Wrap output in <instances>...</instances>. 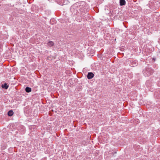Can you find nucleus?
I'll list each match as a JSON object with an SVG mask.
<instances>
[{
    "label": "nucleus",
    "mask_w": 160,
    "mask_h": 160,
    "mask_svg": "<svg viewBox=\"0 0 160 160\" xmlns=\"http://www.w3.org/2000/svg\"><path fill=\"white\" fill-rule=\"evenodd\" d=\"M153 72V70L151 68H146L144 71L143 74L145 77H148L152 74Z\"/></svg>",
    "instance_id": "f257e3e1"
},
{
    "label": "nucleus",
    "mask_w": 160,
    "mask_h": 160,
    "mask_svg": "<svg viewBox=\"0 0 160 160\" xmlns=\"http://www.w3.org/2000/svg\"><path fill=\"white\" fill-rule=\"evenodd\" d=\"M130 64L132 67H135L137 65L138 62L135 60H133L131 61Z\"/></svg>",
    "instance_id": "f03ea898"
},
{
    "label": "nucleus",
    "mask_w": 160,
    "mask_h": 160,
    "mask_svg": "<svg viewBox=\"0 0 160 160\" xmlns=\"http://www.w3.org/2000/svg\"><path fill=\"white\" fill-rule=\"evenodd\" d=\"M94 76V74L92 72H89L88 73L87 76V78L88 79H90L93 78Z\"/></svg>",
    "instance_id": "7ed1b4c3"
},
{
    "label": "nucleus",
    "mask_w": 160,
    "mask_h": 160,
    "mask_svg": "<svg viewBox=\"0 0 160 160\" xmlns=\"http://www.w3.org/2000/svg\"><path fill=\"white\" fill-rule=\"evenodd\" d=\"M8 85L7 83H5L4 84H2V87L3 88H5V89H7L8 88Z\"/></svg>",
    "instance_id": "20e7f679"
},
{
    "label": "nucleus",
    "mask_w": 160,
    "mask_h": 160,
    "mask_svg": "<svg viewBox=\"0 0 160 160\" xmlns=\"http://www.w3.org/2000/svg\"><path fill=\"white\" fill-rule=\"evenodd\" d=\"M126 4V1L125 0H120V5L121 6L125 5Z\"/></svg>",
    "instance_id": "39448f33"
},
{
    "label": "nucleus",
    "mask_w": 160,
    "mask_h": 160,
    "mask_svg": "<svg viewBox=\"0 0 160 160\" xmlns=\"http://www.w3.org/2000/svg\"><path fill=\"white\" fill-rule=\"evenodd\" d=\"M31 88L28 87H27L25 88V91L27 92H31Z\"/></svg>",
    "instance_id": "423d86ee"
},
{
    "label": "nucleus",
    "mask_w": 160,
    "mask_h": 160,
    "mask_svg": "<svg viewBox=\"0 0 160 160\" xmlns=\"http://www.w3.org/2000/svg\"><path fill=\"white\" fill-rule=\"evenodd\" d=\"M13 114V112L12 110H10L8 112V115L9 116H12Z\"/></svg>",
    "instance_id": "0eeeda50"
},
{
    "label": "nucleus",
    "mask_w": 160,
    "mask_h": 160,
    "mask_svg": "<svg viewBox=\"0 0 160 160\" xmlns=\"http://www.w3.org/2000/svg\"><path fill=\"white\" fill-rule=\"evenodd\" d=\"M48 45L51 47L54 45V43L52 41H49L48 43Z\"/></svg>",
    "instance_id": "6e6552de"
},
{
    "label": "nucleus",
    "mask_w": 160,
    "mask_h": 160,
    "mask_svg": "<svg viewBox=\"0 0 160 160\" xmlns=\"http://www.w3.org/2000/svg\"><path fill=\"white\" fill-rule=\"evenodd\" d=\"M117 152H111L110 151H109V154H112V155L113 156L114 154L115 153H116Z\"/></svg>",
    "instance_id": "1a4fd4ad"
}]
</instances>
